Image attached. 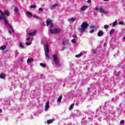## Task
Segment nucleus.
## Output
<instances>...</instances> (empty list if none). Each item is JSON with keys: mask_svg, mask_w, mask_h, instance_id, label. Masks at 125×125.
Listing matches in <instances>:
<instances>
[{"mask_svg": "<svg viewBox=\"0 0 125 125\" xmlns=\"http://www.w3.org/2000/svg\"><path fill=\"white\" fill-rule=\"evenodd\" d=\"M73 108H74V104H72L69 106V110H71L73 109Z\"/></svg>", "mask_w": 125, "mask_h": 125, "instance_id": "obj_22", "label": "nucleus"}, {"mask_svg": "<svg viewBox=\"0 0 125 125\" xmlns=\"http://www.w3.org/2000/svg\"><path fill=\"white\" fill-rule=\"evenodd\" d=\"M104 35V33H103V31L100 30L98 33V37H102Z\"/></svg>", "mask_w": 125, "mask_h": 125, "instance_id": "obj_8", "label": "nucleus"}, {"mask_svg": "<svg viewBox=\"0 0 125 125\" xmlns=\"http://www.w3.org/2000/svg\"><path fill=\"white\" fill-rule=\"evenodd\" d=\"M73 38H77V35H76V34H73Z\"/></svg>", "mask_w": 125, "mask_h": 125, "instance_id": "obj_43", "label": "nucleus"}, {"mask_svg": "<svg viewBox=\"0 0 125 125\" xmlns=\"http://www.w3.org/2000/svg\"><path fill=\"white\" fill-rule=\"evenodd\" d=\"M54 122V119H51L47 121V123L48 125H50V124H52V122Z\"/></svg>", "mask_w": 125, "mask_h": 125, "instance_id": "obj_15", "label": "nucleus"}, {"mask_svg": "<svg viewBox=\"0 0 125 125\" xmlns=\"http://www.w3.org/2000/svg\"><path fill=\"white\" fill-rule=\"evenodd\" d=\"M3 17H5L4 16V15H3V16H0V20H3Z\"/></svg>", "mask_w": 125, "mask_h": 125, "instance_id": "obj_33", "label": "nucleus"}, {"mask_svg": "<svg viewBox=\"0 0 125 125\" xmlns=\"http://www.w3.org/2000/svg\"><path fill=\"white\" fill-rule=\"evenodd\" d=\"M104 29H108L109 28V26L107 24H105L104 26Z\"/></svg>", "mask_w": 125, "mask_h": 125, "instance_id": "obj_32", "label": "nucleus"}, {"mask_svg": "<svg viewBox=\"0 0 125 125\" xmlns=\"http://www.w3.org/2000/svg\"><path fill=\"white\" fill-rule=\"evenodd\" d=\"M62 32V29L61 28H55L52 30V29H50V34H59V33H61Z\"/></svg>", "mask_w": 125, "mask_h": 125, "instance_id": "obj_2", "label": "nucleus"}, {"mask_svg": "<svg viewBox=\"0 0 125 125\" xmlns=\"http://www.w3.org/2000/svg\"><path fill=\"white\" fill-rule=\"evenodd\" d=\"M123 40H124V41H125V37H123Z\"/></svg>", "mask_w": 125, "mask_h": 125, "instance_id": "obj_53", "label": "nucleus"}, {"mask_svg": "<svg viewBox=\"0 0 125 125\" xmlns=\"http://www.w3.org/2000/svg\"><path fill=\"white\" fill-rule=\"evenodd\" d=\"M36 7H37V6L35 5L30 6V8H35Z\"/></svg>", "mask_w": 125, "mask_h": 125, "instance_id": "obj_36", "label": "nucleus"}, {"mask_svg": "<svg viewBox=\"0 0 125 125\" xmlns=\"http://www.w3.org/2000/svg\"><path fill=\"white\" fill-rule=\"evenodd\" d=\"M6 49V46L5 45L2 46L0 47V50H4V49Z\"/></svg>", "mask_w": 125, "mask_h": 125, "instance_id": "obj_20", "label": "nucleus"}, {"mask_svg": "<svg viewBox=\"0 0 125 125\" xmlns=\"http://www.w3.org/2000/svg\"><path fill=\"white\" fill-rule=\"evenodd\" d=\"M125 124V121L124 120H121L120 121V125H124Z\"/></svg>", "mask_w": 125, "mask_h": 125, "instance_id": "obj_35", "label": "nucleus"}, {"mask_svg": "<svg viewBox=\"0 0 125 125\" xmlns=\"http://www.w3.org/2000/svg\"><path fill=\"white\" fill-rule=\"evenodd\" d=\"M9 27H10V29L12 30L13 33H14V29H13V28H12V26H11V25L9 24Z\"/></svg>", "mask_w": 125, "mask_h": 125, "instance_id": "obj_29", "label": "nucleus"}, {"mask_svg": "<svg viewBox=\"0 0 125 125\" xmlns=\"http://www.w3.org/2000/svg\"><path fill=\"white\" fill-rule=\"evenodd\" d=\"M71 42H72V43H77V41L76 39H73L71 40Z\"/></svg>", "mask_w": 125, "mask_h": 125, "instance_id": "obj_30", "label": "nucleus"}, {"mask_svg": "<svg viewBox=\"0 0 125 125\" xmlns=\"http://www.w3.org/2000/svg\"><path fill=\"white\" fill-rule=\"evenodd\" d=\"M19 47L22 49H24L25 48V47H24V45H23V44H22L21 42H20Z\"/></svg>", "mask_w": 125, "mask_h": 125, "instance_id": "obj_18", "label": "nucleus"}, {"mask_svg": "<svg viewBox=\"0 0 125 125\" xmlns=\"http://www.w3.org/2000/svg\"><path fill=\"white\" fill-rule=\"evenodd\" d=\"M57 5H58V4H55L54 5H52L50 8L52 10V9H54V8H55V7L57 6Z\"/></svg>", "mask_w": 125, "mask_h": 125, "instance_id": "obj_17", "label": "nucleus"}, {"mask_svg": "<svg viewBox=\"0 0 125 125\" xmlns=\"http://www.w3.org/2000/svg\"><path fill=\"white\" fill-rule=\"evenodd\" d=\"M9 34H11V31L9 30Z\"/></svg>", "mask_w": 125, "mask_h": 125, "instance_id": "obj_50", "label": "nucleus"}, {"mask_svg": "<svg viewBox=\"0 0 125 125\" xmlns=\"http://www.w3.org/2000/svg\"><path fill=\"white\" fill-rule=\"evenodd\" d=\"M36 33H37V30H35L33 32L29 33V36H35V35H36Z\"/></svg>", "mask_w": 125, "mask_h": 125, "instance_id": "obj_11", "label": "nucleus"}, {"mask_svg": "<svg viewBox=\"0 0 125 125\" xmlns=\"http://www.w3.org/2000/svg\"><path fill=\"white\" fill-rule=\"evenodd\" d=\"M90 29H94V28H95V26H94V25H91L90 26Z\"/></svg>", "mask_w": 125, "mask_h": 125, "instance_id": "obj_38", "label": "nucleus"}, {"mask_svg": "<svg viewBox=\"0 0 125 125\" xmlns=\"http://www.w3.org/2000/svg\"><path fill=\"white\" fill-rule=\"evenodd\" d=\"M49 52V47L47 43H46V52L45 53Z\"/></svg>", "mask_w": 125, "mask_h": 125, "instance_id": "obj_12", "label": "nucleus"}, {"mask_svg": "<svg viewBox=\"0 0 125 125\" xmlns=\"http://www.w3.org/2000/svg\"><path fill=\"white\" fill-rule=\"evenodd\" d=\"M32 43V42H26L25 44H26V45H31Z\"/></svg>", "mask_w": 125, "mask_h": 125, "instance_id": "obj_34", "label": "nucleus"}, {"mask_svg": "<svg viewBox=\"0 0 125 125\" xmlns=\"http://www.w3.org/2000/svg\"><path fill=\"white\" fill-rule=\"evenodd\" d=\"M4 13L5 15H6V16L7 17L10 16V14L9 13V11H8V10H5L4 11Z\"/></svg>", "mask_w": 125, "mask_h": 125, "instance_id": "obj_13", "label": "nucleus"}, {"mask_svg": "<svg viewBox=\"0 0 125 125\" xmlns=\"http://www.w3.org/2000/svg\"><path fill=\"white\" fill-rule=\"evenodd\" d=\"M90 33L91 34H92V33H94V30H91V31H90Z\"/></svg>", "mask_w": 125, "mask_h": 125, "instance_id": "obj_44", "label": "nucleus"}, {"mask_svg": "<svg viewBox=\"0 0 125 125\" xmlns=\"http://www.w3.org/2000/svg\"><path fill=\"white\" fill-rule=\"evenodd\" d=\"M113 27H115V26H117V20H116V21L113 22Z\"/></svg>", "mask_w": 125, "mask_h": 125, "instance_id": "obj_28", "label": "nucleus"}, {"mask_svg": "<svg viewBox=\"0 0 125 125\" xmlns=\"http://www.w3.org/2000/svg\"><path fill=\"white\" fill-rule=\"evenodd\" d=\"M82 55H83V54H79L78 55H76L75 57H76V58H80V57H81Z\"/></svg>", "mask_w": 125, "mask_h": 125, "instance_id": "obj_27", "label": "nucleus"}, {"mask_svg": "<svg viewBox=\"0 0 125 125\" xmlns=\"http://www.w3.org/2000/svg\"><path fill=\"white\" fill-rule=\"evenodd\" d=\"M115 32V29H112L111 30H110V32H109V34L110 35H112L113 33H114Z\"/></svg>", "mask_w": 125, "mask_h": 125, "instance_id": "obj_26", "label": "nucleus"}, {"mask_svg": "<svg viewBox=\"0 0 125 125\" xmlns=\"http://www.w3.org/2000/svg\"><path fill=\"white\" fill-rule=\"evenodd\" d=\"M62 44L63 45H66V44H69V40H64L62 42Z\"/></svg>", "mask_w": 125, "mask_h": 125, "instance_id": "obj_9", "label": "nucleus"}, {"mask_svg": "<svg viewBox=\"0 0 125 125\" xmlns=\"http://www.w3.org/2000/svg\"><path fill=\"white\" fill-rule=\"evenodd\" d=\"M87 8H88V6H83L81 8V10L82 11H84V10H85L86 9H87Z\"/></svg>", "mask_w": 125, "mask_h": 125, "instance_id": "obj_10", "label": "nucleus"}, {"mask_svg": "<svg viewBox=\"0 0 125 125\" xmlns=\"http://www.w3.org/2000/svg\"><path fill=\"white\" fill-rule=\"evenodd\" d=\"M3 21H4V24H5V25H9V24L8 23V21H7L6 18L3 17Z\"/></svg>", "mask_w": 125, "mask_h": 125, "instance_id": "obj_7", "label": "nucleus"}, {"mask_svg": "<svg viewBox=\"0 0 125 125\" xmlns=\"http://www.w3.org/2000/svg\"><path fill=\"white\" fill-rule=\"evenodd\" d=\"M95 10L97 11H100L101 13H104V14H105L106 13V11L104 10L102 8H98V7H96Z\"/></svg>", "mask_w": 125, "mask_h": 125, "instance_id": "obj_5", "label": "nucleus"}, {"mask_svg": "<svg viewBox=\"0 0 125 125\" xmlns=\"http://www.w3.org/2000/svg\"><path fill=\"white\" fill-rule=\"evenodd\" d=\"M62 50H64V49H62Z\"/></svg>", "mask_w": 125, "mask_h": 125, "instance_id": "obj_54", "label": "nucleus"}, {"mask_svg": "<svg viewBox=\"0 0 125 125\" xmlns=\"http://www.w3.org/2000/svg\"><path fill=\"white\" fill-rule=\"evenodd\" d=\"M92 52H93V53H96V50H95V49L92 50Z\"/></svg>", "mask_w": 125, "mask_h": 125, "instance_id": "obj_41", "label": "nucleus"}, {"mask_svg": "<svg viewBox=\"0 0 125 125\" xmlns=\"http://www.w3.org/2000/svg\"><path fill=\"white\" fill-rule=\"evenodd\" d=\"M0 13L1 14V16L3 17V15H4V14L3 13V12H2V11L0 10Z\"/></svg>", "mask_w": 125, "mask_h": 125, "instance_id": "obj_37", "label": "nucleus"}, {"mask_svg": "<svg viewBox=\"0 0 125 125\" xmlns=\"http://www.w3.org/2000/svg\"><path fill=\"white\" fill-rule=\"evenodd\" d=\"M30 40V37H28L27 39H26V41H29Z\"/></svg>", "mask_w": 125, "mask_h": 125, "instance_id": "obj_47", "label": "nucleus"}, {"mask_svg": "<svg viewBox=\"0 0 125 125\" xmlns=\"http://www.w3.org/2000/svg\"><path fill=\"white\" fill-rule=\"evenodd\" d=\"M61 100H62V96H60L57 100V102L59 103V102H61Z\"/></svg>", "mask_w": 125, "mask_h": 125, "instance_id": "obj_21", "label": "nucleus"}, {"mask_svg": "<svg viewBox=\"0 0 125 125\" xmlns=\"http://www.w3.org/2000/svg\"><path fill=\"white\" fill-rule=\"evenodd\" d=\"M42 24H43V26H45V24H44V22H43Z\"/></svg>", "mask_w": 125, "mask_h": 125, "instance_id": "obj_52", "label": "nucleus"}, {"mask_svg": "<svg viewBox=\"0 0 125 125\" xmlns=\"http://www.w3.org/2000/svg\"><path fill=\"white\" fill-rule=\"evenodd\" d=\"M104 1H108L109 0H104Z\"/></svg>", "mask_w": 125, "mask_h": 125, "instance_id": "obj_51", "label": "nucleus"}, {"mask_svg": "<svg viewBox=\"0 0 125 125\" xmlns=\"http://www.w3.org/2000/svg\"><path fill=\"white\" fill-rule=\"evenodd\" d=\"M34 61V59L32 58H29L27 60V63H30L31 62H33Z\"/></svg>", "mask_w": 125, "mask_h": 125, "instance_id": "obj_14", "label": "nucleus"}, {"mask_svg": "<svg viewBox=\"0 0 125 125\" xmlns=\"http://www.w3.org/2000/svg\"><path fill=\"white\" fill-rule=\"evenodd\" d=\"M68 21H72V22H75V21H76V19H75V18H70L68 20Z\"/></svg>", "mask_w": 125, "mask_h": 125, "instance_id": "obj_25", "label": "nucleus"}, {"mask_svg": "<svg viewBox=\"0 0 125 125\" xmlns=\"http://www.w3.org/2000/svg\"><path fill=\"white\" fill-rule=\"evenodd\" d=\"M42 43H43V41L42 40L41 41V44H42Z\"/></svg>", "mask_w": 125, "mask_h": 125, "instance_id": "obj_48", "label": "nucleus"}, {"mask_svg": "<svg viewBox=\"0 0 125 125\" xmlns=\"http://www.w3.org/2000/svg\"><path fill=\"white\" fill-rule=\"evenodd\" d=\"M119 25H124V22L123 21L119 22Z\"/></svg>", "mask_w": 125, "mask_h": 125, "instance_id": "obj_40", "label": "nucleus"}, {"mask_svg": "<svg viewBox=\"0 0 125 125\" xmlns=\"http://www.w3.org/2000/svg\"><path fill=\"white\" fill-rule=\"evenodd\" d=\"M45 55L46 58H47V59H50V56H49V55H48V53H45Z\"/></svg>", "mask_w": 125, "mask_h": 125, "instance_id": "obj_23", "label": "nucleus"}, {"mask_svg": "<svg viewBox=\"0 0 125 125\" xmlns=\"http://www.w3.org/2000/svg\"><path fill=\"white\" fill-rule=\"evenodd\" d=\"M2 111V109H0V113H1Z\"/></svg>", "mask_w": 125, "mask_h": 125, "instance_id": "obj_49", "label": "nucleus"}, {"mask_svg": "<svg viewBox=\"0 0 125 125\" xmlns=\"http://www.w3.org/2000/svg\"><path fill=\"white\" fill-rule=\"evenodd\" d=\"M26 13L28 14V15H29V16H33V14L29 11H27Z\"/></svg>", "mask_w": 125, "mask_h": 125, "instance_id": "obj_31", "label": "nucleus"}, {"mask_svg": "<svg viewBox=\"0 0 125 125\" xmlns=\"http://www.w3.org/2000/svg\"><path fill=\"white\" fill-rule=\"evenodd\" d=\"M0 78L3 79V80H5V75H4V74H3V73H1L0 74Z\"/></svg>", "mask_w": 125, "mask_h": 125, "instance_id": "obj_16", "label": "nucleus"}, {"mask_svg": "<svg viewBox=\"0 0 125 125\" xmlns=\"http://www.w3.org/2000/svg\"><path fill=\"white\" fill-rule=\"evenodd\" d=\"M46 23L47 24V26H49V28H53V23L51 20H47L46 21Z\"/></svg>", "mask_w": 125, "mask_h": 125, "instance_id": "obj_4", "label": "nucleus"}, {"mask_svg": "<svg viewBox=\"0 0 125 125\" xmlns=\"http://www.w3.org/2000/svg\"><path fill=\"white\" fill-rule=\"evenodd\" d=\"M14 11L15 12H16V13H19V10L18 9V8L17 7H15Z\"/></svg>", "mask_w": 125, "mask_h": 125, "instance_id": "obj_19", "label": "nucleus"}, {"mask_svg": "<svg viewBox=\"0 0 125 125\" xmlns=\"http://www.w3.org/2000/svg\"><path fill=\"white\" fill-rule=\"evenodd\" d=\"M53 60L57 66H59V59L57 58V56L55 54L52 55Z\"/></svg>", "mask_w": 125, "mask_h": 125, "instance_id": "obj_3", "label": "nucleus"}, {"mask_svg": "<svg viewBox=\"0 0 125 125\" xmlns=\"http://www.w3.org/2000/svg\"><path fill=\"white\" fill-rule=\"evenodd\" d=\"M49 109V101L46 102L45 106V111H47Z\"/></svg>", "mask_w": 125, "mask_h": 125, "instance_id": "obj_6", "label": "nucleus"}, {"mask_svg": "<svg viewBox=\"0 0 125 125\" xmlns=\"http://www.w3.org/2000/svg\"><path fill=\"white\" fill-rule=\"evenodd\" d=\"M104 46H107V42H105V43L104 44Z\"/></svg>", "mask_w": 125, "mask_h": 125, "instance_id": "obj_45", "label": "nucleus"}, {"mask_svg": "<svg viewBox=\"0 0 125 125\" xmlns=\"http://www.w3.org/2000/svg\"><path fill=\"white\" fill-rule=\"evenodd\" d=\"M87 2L88 3H90V2H91V0H88L87 1Z\"/></svg>", "mask_w": 125, "mask_h": 125, "instance_id": "obj_42", "label": "nucleus"}, {"mask_svg": "<svg viewBox=\"0 0 125 125\" xmlns=\"http://www.w3.org/2000/svg\"><path fill=\"white\" fill-rule=\"evenodd\" d=\"M39 11H43V9L42 8H40Z\"/></svg>", "mask_w": 125, "mask_h": 125, "instance_id": "obj_39", "label": "nucleus"}, {"mask_svg": "<svg viewBox=\"0 0 125 125\" xmlns=\"http://www.w3.org/2000/svg\"><path fill=\"white\" fill-rule=\"evenodd\" d=\"M35 18H37V19H39V17L36 15H34Z\"/></svg>", "mask_w": 125, "mask_h": 125, "instance_id": "obj_46", "label": "nucleus"}, {"mask_svg": "<svg viewBox=\"0 0 125 125\" xmlns=\"http://www.w3.org/2000/svg\"><path fill=\"white\" fill-rule=\"evenodd\" d=\"M40 66H41V67H42L43 68H45L46 67V65H45V64L43 63H41Z\"/></svg>", "mask_w": 125, "mask_h": 125, "instance_id": "obj_24", "label": "nucleus"}, {"mask_svg": "<svg viewBox=\"0 0 125 125\" xmlns=\"http://www.w3.org/2000/svg\"><path fill=\"white\" fill-rule=\"evenodd\" d=\"M81 27V28H78V31L80 32V33H83V32L85 31V29L88 28V24L86 22H83Z\"/></svg>", "mask_w": 125, "mask_h": 125, "instance_id": "obj_1", "label": "nucleus"}]
</instances>
